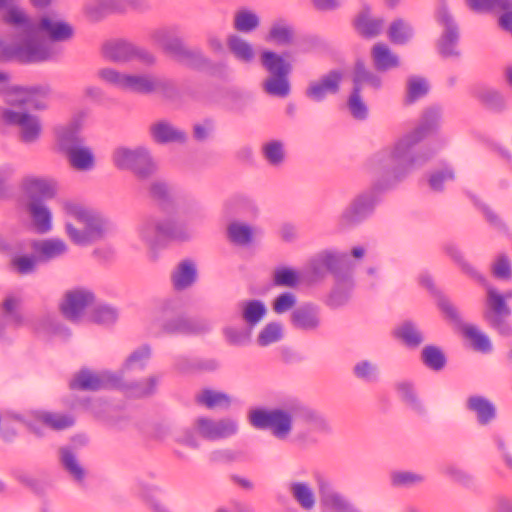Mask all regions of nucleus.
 Instances as JSON below:
<instances>
[{"label": "nucleus", "mask_w": 512, "mask_h": 512, "mask_svg": "<svg viewBox=\"0 0 512 512\" xmlns=\"http://www.w3.org/2000/svg\"><path fill=\"white\" fill-rule=\"evenodd\" d=\"M139 235L152 248L162 246L167 241H185L190 238V232L186 227L170 219L164 221L147 219L140 226Z\"/></svg>", "instance_id": "8"}, {"label": "nucleus", "mask_w": 512, "mask_h": 512, "mask_svg": "<svg viewBox=\"0 0 512 512\" xmlns=\"http://www.w3.org/2000/svg\"><path fill=\"white\" fill-rule=\"evenodd\" d=\"M348 109L351 115L357 120H365L368 116V108L361 99V92L357 89H352L348 99Z\"/></svg>", "instance_id": "63"}, {"label": "nucleus", "mask_w": 512, "mask_h": 512, "mask_svg": "<svg viewBox=\"0 0 512 512\" xmlns=\"http://www.w3.org/2000/svg\"><path fill=\"white\" fill-rule=\"evenodd\" d=\"M23 95L21 103L36 110H43L47 107L49 88L47 86L22 87L13 86L11 94Z\"/></svg>", "instance_id": "28"}, {"label": "nucleus", "mask_w": 512, "mask_h": 512, "mask_svg": "<svg viewBox=\"0 0 512 512\" xmlns=\"http://www.w3.org/2000/svg\"><path fill=\"white\" fill-rule=\"evenodd\" d=\"M227 46L230 52L240 61L248 63L254 58L252 46L238 35H229Z\"/></svg>", "instance_id": "48"}, {"label": "nucleus", "mask_w": 512, "mask_h": 512, "mask_svg": "<svg viewBox=\"0 0 512 512\" xmlns=\"http://www.w3.org/2000/svg\"><path fill=\"white\" fill-rule=\"evenodd\" d=\"M289 491L295 501L304 510H311L315 506V495L311 487L305 482H292Z\"/></svg>", "instance_id": "41"}, {"label": "nucleus", "mask_w": 512, "mask_h": 512, "mask_svg": "<svg viewBox=\"0 0 512 512\" xmlns=\"http://www.w3.org/2000/svg\"><path fill=\"white\" fill-rule=\"evenodd\" d=\"M444 250L462 269V271L469 277L473 278L481 284H485L486 278L478 272L471 264H469L463 257L459 248L453 243H447Z\"/></svg>", "instance_id": "43"}, {"label": "nucleus", "mask_w": 512, "mask_h": 512, "mask_svg": "<svg viewBox=\"0 0 512 512\" xmlns=\"http://www.w3.org/2000/svg\"><path fill=\"white\" fill-rule=\"evenodd\" d=\"M421 361L427 368L440 371L446 366L447 358L441 348L426 345L421 351Z\"/></svg>", "instance_id": "46"}, {"label": "nucleus", "mask_w": 512, "mask_h": 512, "mask_svg": "<svg viewBox=\"0 0 512 512\" xmlns=\"http://www.w3.org/2000/svg\"><path fill=\"white\" fill-rule=\"evenodd\" d=\"M294 35L293 26L284 19H278L271 24L265 40L285 46L293 43Z\"/></svg>", "instance_id": "36"}, {"label": "nucleus", "mask_w": 512, "mask_h": 512, "mask_svg": "<svg viewBox=\"0 0 512 512\" xmlns=\"http://www.w3.org/2000/svg\"><path fill=\"white\" fill-rule=\"evenodd\" d=\"M37 263H40L37 255L13 256L10 265L20 275H28L36 271Z\"/></svg>", "instance_id": "55"}, {"label": "nucleus", "mask_w": 512, "mask_h": 512, "mask_svg": "<svg viewBox=\"0 0 512 512\" xmlns=\"http://www.w3.org/2000/svg\"><path fill=\"white\" fill-rule=\"evenodd\" d=\"M282 325L278 322L268 323L259 333L257 343L260 346H268L282 339Z\"/></svg>", "instance_id": "60"}, {"label": "nucleus", "mask_w": 512, "mask_h": 512, "mask_svg": "<svg viewBox=\"0 0 512 512\" xmlns=\"http://www.w3.org/2000/svg\"><path fill=\"white\" fill-rule=\"evenodd\" d=\"M419 283L425 287L434 297H436L439 309L450 321L456 324L461 322V316L457 308L435 286L434 281L429 274H421L419 277Z\"/></svg>", "instance_id": "25"}, {"label": "nucleus", "mask_w": 512, "mask_h": 512, "mask_svg": "<svg viewBox=\"0 0 512 512\" xmlns=\"http://www.w3.org/2000/svg\"><path fill=\"white\" fill-rule=\"evenodd\" d=\"M429 91V85L424 78L410 77L407 81V94L405 97L406 104H413L417 100L426 96Z\"/></svg>", "instance_id": "51"}, {"label": "nucleus", "mask_w": 512, "mask_h": 512, "mask_svg": "<svg viewBox=\"0 0 512 512\" xmlns=\"http://www.w3.org/2000/svg\"><path fill=\"white\" fill-rule=\"evenodd\" d=\"M98 75L103 81L124 90L141 94L153 92V78L146 75H125L110 68L99 70Z\"/></svg>", "instance_id": "16"}, {"label": "nucleus", "mask_w": 512, "mask_h": 512, "mask_svg": "<svg viewBox=\"0 0 512 512\" xmlns=\"http://www.w3.org/2000/svg\"><path fill=\"white\" fill-rule=\"evenodd\" d=\"M435 20L442 27V32L436 41V50L444 58H459L461 51L458 48L460 29L454 17L445 5L437 8Z\"/></svg>", "instance_id": "10"}, {"label": "nucleus", "mask_w": 512, "mask_h": 512, "mask_svg": "<svg viewBox=\"0 0 512 512\" xmlns=\"http://www.w3.org/2000/svg\"><path fill=\"white\" fill-rule=\"evenodd\" d=\"M197 270L190 260L181 261L171 275L175 290L181 291L190 287L196 280Z\"/></svg>", "instance_id": "34"}, {"label": "nucleus", "mask_w": 512, "mask_h": 512, "mask_svg": "<svg viewBox=\"0 0 512 512\" xmlns=\"http://www.w3.org/2000/svg\"><path fill=\"white\" fill-rule=\"evenodd\" d=\"M3 20L5 23L19 29L22 35L37 30L36 23L31 21V19L22 10L15 7H11L7 10Z\"/></svg>", "instance_id": "42"}, {"label": "nucleus", "mask_w": 512, "mask_h": 512, "mask_svg": "<svg viewBox=\"0 0 512 512\" xmlns=\"http://www.w3.org/2000/svg\"><path fill=\"white\" fill-rule=\"evenodd\" d=\"M71 164L77 170H89L94 165V155L92 151L82 145L70 150L65 154Z\"/></svg>", "instance_id": "45"}, {"label": "nucleus", "mask_w": 512, "mask_h": 512, "mask_svg": "<svg viewBox=\"0 0 512 512\" xmlns=\"http://www.w3.org/2000/svg\"><path fill=\"white\" fill-rule=\"evenodd\" d=\"M37 33L46 34L55 42L67 41L74 35L73 27L64 21H54L49 17H42L36 24Z\"/></svg>", "instance_id": "27"}, {"label": "nucleus", "mask_w": 512, "mask_h": 512, "mask_svg": "<svg viewBox=\"0 0 512 512\" xmlns=\"http://www.w3.org/2000/svg\"><path fill=\"white\" fill-rule=\"evenodd\" d=\"M320 505L324 512H362L347 497L336 491L329 480L317 477Z\"/></svg>", "instance_id": "18"}, {"label": "nucleus", "mask_w": 512, "mask_h": 512, "mask_svg": "<svg viewBox=\"0 0 512 512\" xmlns=\"http://www.w3.org/2000/svg\"><path fill=\"white\" fill-rule=\"evenodd\" d=\"M466 407L468 410L476 413L477 421L480 425H487L496 418L495 406L483 396H470Z\"/></svg>", "instance_id": "32"}, {"label": "nucleus", "mask_w": 512, "mask_h": 512, "mask_svg": "<svg viewBox=\"0 0 512 512\" xmlns=\"http://www.w3.org/2000/svg\"><path fill=\"white\" fill-rule=\"evenodd\" d=\"M414 36V29L410 23L402 18L391 22L387 30V37L394 45H406Z\"/></svg>", "instance_id": "38"}, {"label": "nucleus", "mask_w": 512, "mask_h": 512, "mask_svg": "<svg viewBox=\"0 0 512 512\" xmlns=\"http://www.w3.org/2000/svg\"><path fill=\"white\" fill-rule=\"evenodd\" d=\"M30 248L37 255L40 263H47L59 258L68 250L66 243L59 238L32 240Z\"/></svg>", "instance_id": "23"}, {"label": "nucleus", "mask_w": 512, "mask_h": 512, "mask_svg": "<svg viewBox=\"0 0 512 512\" xmlns=\"http://www.w3.org/2000/svg\"><path fill=\"white\" fill-rule=\"evenodd\" d=\"M198 401L204 404L208 408H214L218 406L228 407L230 405V399L227 394L221 392H214L206 389L198 397Z\"/></svg>", "instance_id": "64"}, {"label": "nucleus", "mask_w": 512, "mask_h": 512, "mask_svg": "<svg viewBox=\"0 0 512 512\" xmlns=\"http://www.w3.org/2000/svg\"><path fill=\"white\" fill-rule=\"evenodd\" d=\"M241 308L242 318L250 327L255 326L267 312L265 304L257 299L242 302Z\"/></svg>", "instance_id": "47"}, {"label": "nucleus", "mask_w": 512, "mask_h": 512, "mask_svg": "<svg viewBox=\"0 0 512 512\" xmlns=\"http://www.w3.org/2000/svg\"><path fill=\"white\" fill-rule=\"evenodd\" d=\"M348 270H353V263L347 253L325 250L310 261V273L314 280L324 278L327 273L334 278H342Z\"/></svg>", "instance_id": "12"}, {"label": "nucleus", "mask_w": 512, "mask_h": 512, "mask_svg": "<svg viewBox=\"0 0 512 512\" xmlns=\"http://www.w3.org/2000/svg\"><path fill=\"white\" fill-rule=\"evenodd\" d=\"M374 67L377 71H388L399 66V58L383 43H377L371 51Z\"/></svg>", "instance_id": "35"}, {"label": "nucleus", "mask_w": 512, "mask_h": 512, "mask_svg": "<svg viewBox=\"0 0 512 512\" xmlns=\"http://www.w3.org/2000/svg\"><path fill=\"white\" fill-rule=\"evenodd\" d=\"M61 463L76 481H82L85 475L84 469L78 463L74 453L69 448H62Z\"/></svg>", "instance_id": "57"}, {"label": "nucleus", "mask_w": 512, "mask_h": 512, "mask_svg": "<svg viewBox=\"0 0 512 512\" xmlns=\"http://www.w3.org/2000/svg\"><path fill=\"white\" fill-rule=\"evenodd\" d=\"M343 72L332 69L322 75L318 80L311 81L305 91L307 98L314 102H322L328 95H335L340 91Z\"/></svg>", "instance_id": "20"}, {"label": "nucleus", "mask_w": 512, "mask_h": 512, "mask_svg": "<svg viewBox=\"0 0 512 512\" xmlns=\"http://www.w3.org/2000/svg\"><path fill=\"white\" fill-rule=\"evenodd\" d=\"M149 194L158 202L162 210H169L173 204L168 185L163 181H155L150 185Z\"/></svg>", "instance_id": "53"}, {"label": "nucleus", "mask_w": 512, "mask_h": 512, "mask_svg": "<svg viewBox=\"0 0 512 512\" xmlns=\"http://www.w3.org/2000/svg\"><path fill=\"white\" fill-rule=\"evenodd\" d=\"M155 335H199L210 330V323L203 318L187 317L177 299H164L154 311L151 324Z\"/></svg>", "instance_id": "3"}, {"label": "nucleus", "mask_w": 512, "mask_h": 512, "mask_svg": "<svg viewBox=\"0 0 512 512\" xmlns=\"http://www.w3.org/2000/svg\"><path fill=\"white\" fill-rule=\"evenodd\" d=\"M23 190L28 199L26 209L35 230L40 234L49 232L52 228V216L44 202L55 196L54 183L47 179L31 177L24 180Z\"/></svg>", "instance_id": "4"}, {"label": "nucleus", "mask_w": 512, "mask_h": 512, "mask_svg": "<svg viewBox=\"0 0 512 512\" xmlns=\"http://www.w3.org/2000/svg\"><path fill=\"white\" fill-rule=\"evenodd\" d=\"M353 374L356 378L368 383L376 382L379 378L377 365L368 360L357 362L353 367Z\"/></svg>", "instance_id": "58"}, {"label": "nucleus", "mask_w": 512, "mask_h": 512, "mask_svg": "<svg viewBox=\"0 0 512 512\" xmlns=\"http://www.w3.org/2000/svg\"><path fill=\"white\" fill-rule=\"evenodd\" d=\"M92 321L97 324H114L118 318V311L115 307L107 304H98L91 313Z\"/></svg>", "instance_id": "59"}, {"label": "nucleus", "mask_w": 512, "mask_h": 512, "mask_svg": "<svg viewBox=\"0 0 512 512\" xmlns=\"http://www.w3.org/2000/svg\"><path fill=\"white\" fill-rule=\"evenodd\" d=\"M260 63L269 73V77L263 82L265 92L272 96H288L290 93L288 76L292 70L291 64L271 50H264L261 53Z\"/></svg>", "instance_id": "7"}, {"label": "nucleus", "mask_w": 512, "mask_h": 512, "mask_svg": "<svg viewBox=\"0 0 512 512\" xmlns=\"http://www.w3.org/2000/svg\"><path fill=\"white\" fill-rule=\"evenodd\" d=\"M153 39L178 62L193 68L205 69L212 64L200 49H190L183 41L176 36L175 31L170 28L158 29L153 33Z\"/></svg>", "instance_id": "6"}, {"label": "nucleus", "mask_w": 512, "mask_h": 512, "mask_svg": "<svg viewBox=\"0 0 512 512\" xmlns=\"http://www.w3.org/2000/svg\"><path fill=\"white\" fill-rule=\"evenodd\" d=\"M120 378L110 372L93 373L87 368L78 371L69 383L72 390L99 391L118 387Z\"/></svg>", "instance_id": "14"}, {"label": "nucleus", "mask_w": 512, "mask_h": 512, "mask_svg": "<svg viewBox=\"0 0 512 512\" xmlns=\"http://www.w3.org/2000/svg\"><path fill=\"white\" fill-rule=\"evenodd\" d=\"M352 272L353 270H348L342 278H334L335 285L325 300L328 307L337 309L349 301L354 287Z\"/></svg>", "instance_id": "24"}, {"label": "nucleus", "mask_w": 512, "mask_h": 512, "mask_svg": "<svg viewBox=\"0 0 512 512\" xmlns=\"http://www.w3.org/2000/svg\"><path fill=\"white\" fill-rule=\"evenodd\" d=\"M228 238L238 245H246L252 240V230L248 225L231 223L227 228Z\"/></svg>", "instance_id": "61"}, {"label": "nucleus", "mask_w": 512, "mask_h": 512, "mask_svg": "<svg viewBox=\"0 0 512 512\" xmlns=\"http://www.w3.org/2000/svg\"><path fill=\"white\" fill-rule=\"evenodd\" d=\"M94 301L95 295L90 289L76 287L65 292L60 311L66 319L75 322Z\"/></svg>", "instance_id": "19"}, {"label": "nucleus", "mask_w": 512, "mask_h": 512, "mask_svg": "<svg viewBox=\"0 0 512 512\" xmlns=\"http://www.w3.org/2000/svg\"><path fill=\"white\" fill-rule=\"evenodd\" d=\"M197 428L204 438L216 440L234 435L237 432V423L231 419L214 421L208 418H199Z\"/></svg>", "instance_id": "22"}, {"label": "nucleus", "mask_w": 512, "mask_h": 512, "mask_svg": "<svg viewBox=\"0 0 512 512\" xmlns=\"http://www.w3.org/2000/svg\"><path fill=\"white\" fill-rule=\"evenodd\" d=\"M394 335L410 349L419 347L424 341L421 331L411 321H405L397 327L394 331Z\"/></svg>", "instance_id": "39"}, {"label": "nucleus", "mask_w": 512, "mask_h": 512, "mask_svg": "<svg viewBox=\"0 0 512 512\" xmlns=\"http://www.w3.org/2000/svg\"><path fill=\"white\" fill-rule=\"evenodd\" d=\"M260 25V19L256 13L242 9L234 15V28L243 33L254 31Z\"/></svg>", "instance_id": "50"}, {"label": "nucleus", "mask_w": 512, "mask_h": 512, "mask_svg": "<svg viewBox=\"0 0 512 512\" xmlns=\"http://www.w3.org/2000/svg\"><path fill=\"white\" fill-rule=\"evenodd\" d=\"M463 335L470 340L473 350L487 354L493 350L488 336L477 329L474 325L466 324L462 328Z\"/></svg>", "instance_id": "44"}, {"label": "nucleus", "mask_w": 512, "mask_h": 512, "mask_svg": "<svg viewBox=\"0 0 512 512\" xmlns=\"http://www.w3.org/2000/svg\"><path fill=\"white\" fill-rule=\"evenodd\" d=\"M293 328L301 331H315L321 324L320 309L313 303H305L294 309L290 315Z\"/></svg>", "instance_id": "21"}, {"label": "nucleus", "mask_w": 512, "mask_h": 512, "mask_svg": "<svg viewBox=\"0 0 512 512\" xmlns=\"http://www.w3.org/2000/svg\"><path fill=\"white\" fill-rule=\"evenodd\" d=\"M23 36L24 38L19 42L21 64L41 63L52 58L51 46L39 36L37 30Z\"/></svg>", "instance_id": "17"}, {"label": "nucleus", "mask_w": 512, "mask_h": 512, "mask_svg": "<svg viewBox=\"0 0 512 512\" xmlns=\"http://www.w3.org/2000/svg\"><path fill=\"white\" fill-rule=\"evenodd\" d=\"M103 55L113 62L139 60L145 64H152L155 60L153 54L148 50L124 40L107 42L103 46Z\"/></svg>", "instance_id": "15"}, {"label": "nucleus", "mask_w": 512, "mask_h": 512, "mask_svg": "<svg viewBox=\"0 0 512 512\" xmlns=\"http://www.w3.org/2000/svg\"><path fill=\"white\" fill-rule=\"evenodd\" d=\"M124 11V0H97L95 4L85 6L86 15L92 20H99L105 14Z\"/></svg>", "instance_id": "40"}, {"label": "nucleus", "mask_w": 512, "mask_h": 512, "mask_svg": "<svg viewBox=\"0 0 512 512\" xmlns=\"http://www.w3.org/2000/svg\"><path fill=\"white\" fill-rule=\"evenodd\" d=\"M113 162L121 170H131L140 180L148 179L156 171V165L149 152L142 147L136 149L119 147L115 149Z\"/></svg>", "instance_id": "11"}, {"label": "nucleus", "mask_w": 512, "mask_h": 512, "mask_svg": "<svg viewBox=\"0 0 512 512\" xmlns=\"http://www.w3.org/2000/svg\"><path fill=\"white\" fill-rule=\"evenodd\" d=\"M293 418L309 425L310 431L328 432L330 430L326 419L316 410L298 399L287 400L283 408L271 410L257 408L249 413L253 427L259 430H270L279 440H286L293 429Z\"/></svg>", "instance_id": "2"}, {"label": "nucleus", "mask_w": 512, "mask_h": 512, "mask_svg": "<svg viewBox=\"0 0 512 512\" xmlns=\"http://www.w3.org/2000/svg\"><path fill=\"white\" fill-rule=\"evenodd\" d=\"M69 213L83 225L82 230L71 223L65 225L66 234L74 244L86 246L103 237L106 221L99 214L78 205L69 207Z\"/></svg>", "instance_id": "5"}, {"label": "nucleus", "mask_w": 512, "mask_h": 512, "mask_svg": "<svg viewBox=\"0 0 512 512\" xmlns=\"http://www.w3.org/2000/svg\"><path fill=\"white\" fill-rule=\"evenodd\" d=\"M158 379L154 376L149 377L146 381H135L128 385L131 395L141 398L151 396L155 393Z\"/></svg>", "instance_id": "62"}, {"label": "nucleus", "mask_w": 512, "mask_h": 512, "mask_svg": "<svg viewBox=\"0 0 512 512\" xmlns=\"http://www.w3.org/2000/svg\"><path fill=\"white\" fill-rule=\"evenodd\" d=\"M352 83V89L358 88V92H362V89L365 85L375 90L380 89L382 85V80L375 72L371 71L366 67L363 60L358 59L353 67Z\"/></svg>", "instance_id": "29"}, {"label": "nucleus", "mask_w": 512, "mask_h": 512, "mask_svg": "<svg viewBox=\"0 0 512 512\" xmlns=\"http://www.w3.org/2000/svg\"><path fill=\"white\" fill-rule=\"evenodd\" d=\"M425 477L411 471H393L390 482L394 488H411L424 482Z\"/></svg>", "instance_id": "49"}, {"label": "nucleus", "mask_w": 512, "mask_h": 512, "mask_svg": "<svg viewBox=\"0 0 512 512\" xmlns=\"http://www.w3.org/2000/svg\"><path fill=\"white\" fill-rule=\"evenodd\" d=\"M441 120L442 109L439 106L426 108L419 125L403 136L393 149L382 150L369 159L367 169L379 179L370 189L351 199L338 217L339 229L353 228L366 221L374 213L379 191L392 187L412 170L423 166L433 157L434 151L425 149L415 152L414 148L439 129Z\"/></svg>", "instance_id": "1"}, {"label": "nucleus", "mask_w": 512, "mask_h": 512, "mask_svg": "<svg viewBox=\"0 0 512 512\" xmlns=\"http://www.w3.org/2000/svg\"><path fill=\"white\" fill-rule=\"evenodd\" d=\"M38 420L47 427H50L54 430H63L71 427L74 424V420L71 416L52 412L40 413Z\"/></svg>", "instance_id": "54"}, {"label": "nucleus", "mask_w": 512, "mask_h": 512, "mask_svg": "<svg viewBox=\"0 0 512 512\" xmlns=\"http://www.w3.org/2000/svg\"><path fill=\"white\" fill-rule=\"evenodd\" d=\"M21 300L9 295L0 304V321L5 326L19 327L23 323V316L20 312Z\"/></svg>", "instance_id": "33"}, {"label": "nucleus", "mask_w": 512, "mask_h": 512, "mask_svg": "<svg viewBox=\"0 0 512 512\" xmlns=\"http://www.w3.org/2000/svg\"><path fill=\"white\" fill-rule=\"evenodd\" d=\"M401 401L418 415L425 414V407L419 399L415 386L411 381H400L395 385Z\"/></svg>", "instance_id": "37"}, {"label": "nucleus", "mask_w": 512, "mask_h": 512, "mask_svg": "<svg viewBox=\"0 0 512 512\" xmlns=\"http://www.w3.org/2000/svg\"><path fill=\"white\" fill-rule=\"evenodd\" d=\"M264 158L272 166H278L283 163L285 158L283 143L279 140L267 142L262 147Z\"/></svg>", "instance_id": "56"}, {"label": "nucleus", "mask_w": 512, "mask_h": 512, "mask_svg": "<svg viewBox=\"0 0 512 512\" xmlns=\"http://www.w3.org/2000/svg\"><path fill=\"white\" fill-rule=\"evenodd\" d=\"M299 282L298 272L290 267H277L273 272V284L275 286L294 288Z\"/></svg>", "instance_id": "52"}, {"label": "nucleus", "mask_w": 512, "mask_h": 512, "mask_svg": "<svg viewBox=\"0 0 512 512\" xmlns=\"http://www.w3.org/2000/svg\"><path fill=\"white\" fill-rule=\"evenodd\" d=\"M511 314L506 298L496 289L488 288L483 311V319L488 326L503 337L512 336V325L509 321Z\"/></svg>", "instance_id": "9"}, {"label": "nucleus", "mask_w": 512, "mask_h": 512, "mask_svg": "<svg viewBox=\"0 0 512 512\" xmlns=\"http://www.w3.org/2000/svg\"><path fill=\"white\" fill-rule=\"evenodd\" d=\"M382 18H372L368 8L363 9L354 19V27L363 38L370 39L378 36L383 28Z\"/></svg>", "instance_id": "30"}, {"label": "nucleus", "mask_w": 512, "mask_h": 512, "mask_svg": "<svg viewBox=\"0 0 512 512\" xmlns=\"http://www.w3.org/2000/svg\"><path fill=\"white\" fill-rule=\"evenodd\" d=\"M56 138L59 149L64 154L83 144V139L80 136V125L77 122H71L66 126L57 128Z\"/></svg>", "instance_id": "31"}, {"label": "nucleus", "mask_w": 512, "mask_h": 512, "mask_svg": "<svg viewBox=\"0 0 512 512\" xmlns=\"http://www.w3.org/2000/svg\"><path fill=\"white\" fill-rule=\"evenodd\" d=\"M1 119L8 125L19 128V139L22 143L31 144L39 140L42 134L40 119L28 112L3 109Z\"/></svg>", "instance_id": "13"}, {"label": "nucleus", "mask_w": 512, "mask_h": 512, "mask_svg": "<svg viewBox=\"0 0 512 512\" xmlns=\"http://www.w3.org/2000/svg\"><path fill=\"white\" fill-rule=\"evenodd\" d=\"M150 136L155 143H185L187 135L184 131L175 128L170 122L161 120L149 127Z\"/></svg>", "instance_id": "26"}]
</instances>
